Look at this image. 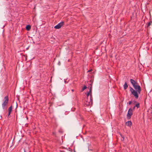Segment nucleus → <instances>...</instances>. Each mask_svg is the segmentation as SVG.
<instances>
[{"instance_id":"nucleus-1","label":"nucleus","mask_w":152,"mask_h":152,"mask_svg":"<svg viewBox=\"0 0 152 152\" xmlns=\"http://www.w3.org/2000/svg\"><path fill=\"white\" fill-rule=\"evenodd\" d=\"M130 82L134 90L132 87H130V91L135 98L137 99L139 97V94H140L141 91V88L140 86L137 83L132 79H131Z\"/></svg>"},{"instance_id":"nucleus-2","label":"nucleus","mask_w":152,"mask_h":152,"mask_svg":"<svg viewBox=\"0 0 152 152\" xmlns=\"http://www.w3.org/2000/svg\"><path fill=\"white\" fill-rule=\"evenodd\" d=\"M9 101V98L8 96H5L3 100V103L2 104V109L4 110L7 108V106L8 105Z\"/></svg>"},{"instance_id":"nucleus-3","label":"nucleus","mask_w":152,"mask_h":152,"mask_svg":"<svg viewBox=\"0 0 152 152\" xmlns=\"http://www.w3.org/2000/svg\"><path fill=\"white\" fill-rule=\"evenodd\" d=\"M87 95V97L86 101V104L87 105H89L92 104V99L91 95Z\"/></svg>"},{"instance_id":"nucleus-4","label":"nucleus","mask_w":152,"mask_h":152,"mask_svg":"<svg viewBox=\"0 0 152 152\" xmlns=\"http://www.w3.org/2000/svg\"><path fill=\"white\" fill-rule=\"evenodd\" d=\"M132 109L130 108L129 109L127 114V118L128 119H130L131 118V116L132 115Z\"/></svg>"},{"instance_id":"nucleus-5","label":"nucleus","mask_w":152,"mask_h":152,"mask_svg":"<svg viewBox=\"0 0 152 152\" xmlns=\"http://www.w3.org/2000/svg\"><path fill=\"white\" fill-rule=\"evenodd\" d=\"M64 24V22H62L55 26L54 28L57 29H59Z\"/></svg>"},{"instance_id":"nucleus-6","label":"nucleus","mask_w":152,"mask_h":152,"mask_svg":"<svg viewBox=\"0 0 152 152\" xmlns=\"http://www.w3.org/2000/svg\"><path fill=\"white\" fill-rule=\"evenodd\" d=\"M12 106H11L10 107H9L8 109V116H9L10 114V113L12 112Z\"/></svg>"},{"instance_id":"nucleus-7","label":"nucleus","mask_w":152,"mask_h":152,"mask_svg":"<svg viewBox=\"0 0 152 152\" xmlns=\"http://www.w3.org/2000/svg\"><path fill=\"white\" fill-rule=\"evenodd\" d=\"M126 125L127 126H131L132 125V123L131 121H128L126 123Z\"/></svg>"},{"instance_id":"nucleus-8","label":"nucleus","mask_w":152,"mask_h":152,"mask_svg":"<svg viewBox=\"0 0 152 152\" xmlns=\"http://www.w3.org/2000/svg\"><path fill=\"white\" fill-rule=\"evenodd\" d=\"M92 87H91L89 88V91L87 93V95H91L92 93Z\"/></svg>"},{"instance_id":"nucleus-9","label":"nucleus","mask_w":152,"mask_h":152,"mask_svg":"<svg viewBox=\"0 0 152 152\" xmlns=\"http://www.w3.org/2000/svg\"><path fill=\"white\" fill-rule=\"evenodd\" d=\"M128 87V85L126 82H125L124 85V89H127Z\"/></svg>"},{"instance_id":"nucleus-10","label":"nucleus","mask_w":152,"mask_h":152,"mask_svg":"<svg viewBox=\"0 0 152 152\" xmlns=\"http://www.w3.org/2000/svg\"><path fill=\"white\" fill-rule=\"evenodd\" d=\"M31 28V27L29 25H28L26 26V29L27 30L29 31L30 29Z\"/></svg>"},{"instance_id":"nucleus-11","label":"nucleus","mask_w":152,"mask_h":152,"mask_svg":"<svg viewBox=\"0 0 152 152\" xmlns=\"http://www.w3.org/2000/svg\"><path fill=\"white\" fill-rule=\"evenodd\" d=\"M134 106H135V107H137V108H139L140 107V103H137Z\"/></svg>"},{"instance_id":"nucleus-12","label":"nucleus","mask_w":152,"mask_h":152,"mask_svg":"<svg viewBox=\"0 0 152 152\" xmlns=\"http://www.w3.org/2000/svg\"><path fill=\"white\" fill-rule=\"evenodd\" d=\"M87 88V87L85 86L83 88H82L81 89V91H83L85 89H86Z\"/></svg>"},{"instance_id":"nucleus-13","label":"nucleus","mask_w":152,"mask_h":152,"mask_svg":"<svg viewBox=\"0 0 152 152\" xmlns=\"http://www.w3.org/2000/svg\"><path fill=\"white\" fill-rule=\"evenodd\" d=\"M151 22H150L148 23L147 24V26L148 27L150 26V25H151Z\"/></svg>"},{"instance_id":"nucleus-14","label":"nucleus","mask_w":152,"mask_h":152,"mask_svg":"<svg viewBox=\"0 0 152 152\" xmlns=\"http://www.w3.org/2000/svg\"><path fill=\"white\" fill-rule=\"evenodd\" d=\"M131 103H132V102L131 101H130V102H129V105L131 104Z\"/></svg>"},{"instance_id":"nucleus-15","label":"nucleus","mask_w":152,"mask_h":152,"mask_svg":"<svg viewBox=\"0 0 152 152\" xmlns=\"http://www.w3.org/2000/svg\"><path fill=\"white\" fill-rule=\"evenodd\" d=\"M121 136L123 138V140H124V137L123 136H122V135L121 134Z\"/></svg>"},{"instance_id":"nucleus-16","label":"nucleus","mask_w":152,"mask_h":152,"mask_svg":"<svg viewBox=\"0 0 152 152\" xmlns=\"http://www.w3.org/2000/svg\"><path fill=\"white\" fill-rule=\"evenodd\" d=\"M92 70V69L90 70H88V72H90Z\"/></svg>"},{"instance_id":"nucleus-17","label":"nucleus","mask_w":152,"mask_h":152,"mask_svg":"<svg viewBox=\"0 0 152 152\" xmlns=\"http://www.w3.org/2000/svg\"><path fill=\"white\" fill-rule=\"evenodd\" d=\"M135 106H134L133 108V109H134L135 108Z\"/></svg>"},{"instance_id":"nucleus-18","label":"nucleus","mask_w":152,"mask_h":152,"mask_svg":"<svg viewBox=\"0 0 152 152\" xmlns=\"http://www.w3.org/2000/svg\"><path fill=\"white\" fill-rule=\"evenodd\" d=\"M72 91H73V90L72 89Z\"/></svg>"}]
</instances>
